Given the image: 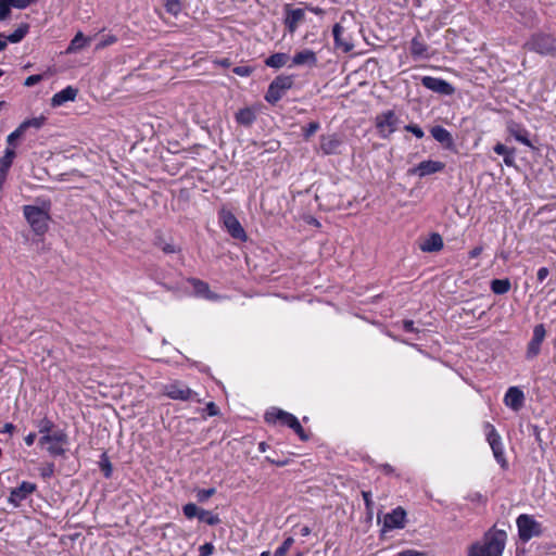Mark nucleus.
Wrapping results in <instances>:
<instances>
[{"instance_id":"f257e3e1","label":"nucleus","mask_w":556,"mask_h":556,"mask_svg":"<svg viewBox=\"0 0 556 556\" xmlns=\"http://www.w3.org/2000/svg\"><path fill=\"white\" fill-rule=\"evenodd\" d=\"M506 540V531L493 527L485 532L482 543L476 542L470 545L467 556H502Z\"/></svg>"},{"instance_id":"f03ea898","label":"nucleus","mask_w":556,"mask_h":556,"mask_svg":"<svg viewBox=\"0 0 556 556\" xmlns=\"http://www.w3.org/2000/svg\"><path fill=\"white\" fill-rule=\"evenodd\" d=\"M35 425L38 429V432L42 434L38 441V444L40 446H45L46 443H48L50 441L68 442L67 433L62 429L53 431L55 428V425L47 416L42 417L41 419L36 420Z\"/></svg>"},{"instance_id":"7ed1b4c3","label":"nucleus","mask_w":556,"mask_h":556,"mask_svg":"<svg viewBox=\"0 0 556 556\" xmlns=\"http://www.w3.org/2000/svg\"><path fill=\"white\" fill-rule=\"evenodd\" d=\"M265 420L267 422L280 421L282 425L291 428L302 441H307L309 439V435L305 432L299 419L288 412L282 409L267 412L265 414Z\"/></svg>"},{"instance_id":"20e7f679","label":"nucleus","mask_w":556,"mask_h":556,"mask_svg":"<svg viewBox=\"0 0 556 556\" xmlns=\"http://www.w3.org/2000/svg\"><path fill=\"white\" fill-rule=\"evenodd\" d=\"M23 213L36 235H43L48 230L50 216L47 211L35 205H24Z\"/></svg>"},{"instance_id":"39448f33","label":"nucleus","mask_w":556,"mask_h":556,"mask_svg":"<svg viewBox=\"0 0 556 556\" xmlns=\"http://www.w3.org/2000/svg\"><path fill=\"white\" fill-rule=\"evenodd\" d=\"M518 535L522 542H528L534 536H540L543 533V528L533 516L522 514L518 516L517 520Z\"/></svg>"},{"instance_id":"423d86ee","label":"nucleus","mask_w":556,"mask_h":556,"mask_svg":"<svg viewBox=\"0 0 556 556\" xmlns=\"http://www.w3.org/2000/svg\"><path fill=\"white\" fill-rule=\"evenodd\" d=\"M292 76L279 75L268 86L265 100L269 104H276L282 99L286 92L293 86Z\"/></svg>"},{"instance_id":"0eeeda50","label":"nucleus","mask_w":556,"mask_h":556,"mask_svg":"<svg viewBox=\"0 0 556 556\" xmlns=\"http://www.w3.org/2000/svg\"><path fill=\"white\" fill-rule=\"evenodd\" d=\"M483 429L485 432L486 441L491 446L494 458L501 465L502 468H507V459L505 458L504 447L502 444L501 435L494 428V426L490 422L483 424Z\"/></svg>"},{"instance_id":"6e6552de","label":"nucleus","mask_w":556,"mask_h":556,"mask_svg":"<svg viewBox=\"0 0 556 556\" xmlns=\"http://www.w3.org/2000/svg\"><path fill=\"white\" fill-rule=\"evenodd\" d=\"M406 526V511L403 507L397 506L383 518V527L380 531V538L384 536L387 531L393 529H403Z\"/></svg>"},{"instance_id":"1a4fd4ad","label":"nucleus","mask_w":556,"mask_h":556,"mask_svg":"<svg viewBox=\"0 0 556 556\" xmlns=\"http://www.w3.org/2000/svg\"><path fill=\"white\" fill-rule=\"evenodd\" d=\"M527 46L530 50L545 55L554 54L556 51L555 39L552 36L544 34L534 35L527 42Z\"/></svg>"},{"instance_id":"9d476101","label":"nucleus","mask_w":556,"mask_h":556,"mask_svg":"<svg viewBox=\"0 0 556 556\" xmlns=\"http://www.w3.org/2000/svg\"><path fill=\"white\" fill-rule=\"evenodd\" d=\"M220 219L223 220L224 227L233 239L240 241L247 240V233L243 227L230 211L223 210L220 212Z\"/></svg>"},{"instance_id":"9b49d317","label":"nucleus","mask_w":556,"mask_h":556,"mask_svg":"<svg viewBox=\"0 0 556 556\" xmlns=\"http://www.w3.org/2000/svg\"><path fill=\"white\" fill-rule=\"evenodd\" d=\"M164 394L172 400L178 401H190L197 395L194 391L181 381H174L166 384L164 387Z\"/></svg>"},{"instance_id":"f8f14e48","label":"nucleus","mask_w":556,"mask_h":556,"mask_svg":"<svg viewBox=\"0 0 556 556\" xmlns=\"http://www.w3.org/2000/svg\"><path fill=\"white\" fill-rule=\"evenodd\" d=\"M399 118L394 111L389 110L376 116V128L382 137H387L396 130Z\"/></svg>"},{"instance_id":"ddd939ff","label":"nucleus","mask_w":556,"mask_h":556,"mask_svg":"<svg viewBox=\"0 0 556 556\" xmlns=\"http://www.w3.org/2000/svg\"><path fill=\"white\" fill-rule=\"evenodd\" d=\"M342 144L343 139L339 134L321 135L319 138L320 150L325 155L339 154Z\"/></svg>"},{"instance_id":"4468645a","label":"nucleus","mask_w":556,"mask_h":556,"mask_svg":"<svg viewBox=\"0 0 556 556\" xmlns=\"http://www.w3.org/2000/svg\"><path fill=\"white\" fill-rule=\"evenodd\" d=\"M445 164L440 161L426 160L408 169V175H418L420 178L442 172Z\"/></svg>"},{"instance_id":"2eb2a0df","label":"nucleus","mask_w":556,"mask_h":556,"mask_svg":"<svg viewBox=\"0 0 556 556\" xmlns=\"http://www.w3.org/2000/svg\"><path fill=\"white\" fill-rule=\"evenodd\" d=\"M37 490V485L33 482L23 481L20 486L14 488L10 492L9 503L14 507H18L31 493Z\"/></svg>"},{"instance_id":"dca6fc26","label":"nucleus","mask_w":556,"mask_h":556,"mask_svg":"<svg viewBox=\"0 0 556 556\" xmlns=\"http://www.w3.org/2000/svg\"><path fill=\"white\" fill-rule=\"evenodd\" d=\"M317 65V58L314 51L309 49H304L299 52H295L292 58H290L289 67H315Z\"/></svg>"},{"instance_id":"f3484780","label":"nucleus","mask_w":556,"mask_h":556,"mask_svg":"<svg viewBox=\"0 0 556 556\" xmlns=\"http://www.w3.org/2000/svg\"><path fill=\"white\" fill-rule=\"evenodd\" d=\"M546 336V330L543 324H539L533 328V336L527 348V358H534L541 351V344Z\"/></svg>"},{"instance_id":"a211bd4d","label":"nucleus","mask_w":556,"mask_h":556,"mask_svg":"<svg viewBox=\"0 0 556 556\" xmlns=\"http://www.w3.org/2000/svg\"><path fill=\"white\" fill-rule=\"evenodd\" d=\"M286 17L285 25L290 34H293L299 24L302 23L305 18L304 10L302 9H292L289 4L285 7Z\"/></svg>"},{"instance_id":"6ab92c4d","label":"nucleus","mask_w":556,"mask_h":556,"mask_svg":"<svg viewBox=\"0 0 556 556\" xmlns=\"http://www.w3.org/2000/svg\"><path fill=\"white\" fill-rule=\"evenodd\" d=\"M421 81L426 88L441 94L450 96L455 91L451 84L440 78L426 76Z\"/></svg>"},{"instance_id":"aec40b11","label":"nucleus","mask_w":556,"mask_h":556,"mask_svg":"<svg viewBox=\"0 0 556 556\" xmlns=\"http://www.w3.org/2000/svg\"><path fill=\"white\" fill-rule=\"evenodd\" d=\"M523 402L525 394L518 387H510L504 396L505 405L515 412H518L523 406Z\"/></svg>"},{"instance_id":"412c9836","label":"nucleus","mask_w":556,"mask_h":556,"mask_svg":"<svg viewBox=\"0 0 556 556\" xmlns=\"http://www.w3.org/2000/svg\"><path fill=\"white\" fill-rule=\"evenodd\" d=\"M78 94V89L73 86H67L63 90L56 92L51 99V106H61L68 101H74Z\"/></svg>"},{"instance_id":"4be33fe9","label":"nucleus","mask_w":556,"mask_h":556,"mask_svg":"<svg viewBox=\"0 0 556 556\" xmlns=\"http://www.w3.org/2000/svg\"><path fill=\"white\" fill-rule=\"evenodd\" d=\"M443 239L440 233L432 232L419 245L422 252H439L443 249Z\"/></svg>"},{"instance_id":"5701e85b","label":"nucleus","mask_w":556,"mask_h":556,"mask_svg":"<svg viewBox=\"0 0 556 556\" xmlns=\"http://www.w3.org/2000/svg\"><path fill=\"white\" fill-rule=\"evenodd\" d=\"M432 137L446 149L454 148V140L451 132L442 126H434L430 130Z\"/></svg>"},{"instance_id":"b1692460","label":"nucleus","mask_w":556,"mask_h":556,"mask_svg":"<svg viewBox=\"0 0 556 556\" xmlns=\"http://www.w3.org/2000/svg\"><path fill=\"white\" fill-rule=\"evenodd\" d=\"M507 130L510 136H513L520 143L534 149L532 142L529 139V131L518 124H509L507 125Z\"/></svg>"},{"instance_id":"393cba45","label":"nucleus","mask_w":556,"mask_h":556,"mask_svg":"<svg viewBox=\"0 0 556 556\" xmlns=\"http://www.w3.org/2000/svg\"><path fill=\"white\" fill-rule=\"evenodd\" d=\"M332 34L338 49H341L343 52L352 50L353 46L351 45L350 39L344 36V28L339 23L334 24Z\"/></svg>"},{"instance_id":"a878e982","label":"nucleus","mask_w":556,"mask_h":556,"mask_svg":"<svg viewBox=\"0 0 556 556\" xmlns=\"http://www.w3.org/2000/svg\"><path fill=\"white\" fill-rule=\"evenodd\" d=\"M235 118L239 125L250 127L256 121V112L252 108H244L236 113Z\"/></svg>"},{"instance_id":"bb28decb","label":"nucleus","mask_w":556,"mask_h":556,"mask_svg":"<svg viewBox=\"0 0 556 556\" xmlns=\"http://www.w3.org/2000/svg\"><path fill=\"white\" fill-rule=\"evenodd\" d=\"M429 47L424 42L420 35H417L413 38L410 42V53L415 58H428L429 56Z\"/></svg>"},{"instance_id":"cd10ccee","label":"nucleus","mask_w":556,"mask_h":556,"mask_svg":"<svg viewBox=\"0 0 556 556\" xmlns=\"http://www.w3.org/2000/svg\"><path fill=\"white\" fill-rule=\"evenodd\" d=\"M290 56L287 53H275L265 60V65L273 68L289 67Z\"/></svg>"},{"instance_id":"c85d7f7f","label":"nucleus","mask_w":556,"mask_h":556,"mask_svg":"<svg viewBox=\"0 0 556 556\" xmlns=\"http://www.w3.org/2000/svg\"><path fill=\"white\" fill-rule=\"evenodd\" d=\"M182 513L188 519H192L194 517L202 519L203 516L207 515L205 509L199 508L194 503L184 505Z\"/></svg>"},{"instance_id":"c756f323","label":"nucleus","mask_w":556,"mask_h":556,"mask_svg":"<svg viewBox=\"0 0 556 556\" xmlns=\"http://www.w3.org/2000/svg\"><path fill=\"white\" fill-rule=\"evenodd\" d=\"M511 283L508 278L505 279H493L491 281V290L495 294H505L510 290Z\"/></svg>"},{"instance_id":"7c9ffc66","label":"nucleus","mask_w":556,"mask_h":556,"mask_svg":"<svg viewBox=\"0 0 556 556\" xmlns=\"http://www.w3.org/2000/svg\"><path fill=\"white\" fill-rule=\"evenodd\" d=\"M68 442H56V441H50L48 443H46L47 446V452L49 453L50 456L52 457H56V456H62L64 457L65 456V453H66V450H65V445L67 444Z\"/></svg>"},{"instance_id":"2f4dec72","label":"nucleus","mask_w":556,"mask_h":556,"mask_svg":"<svg viewBox=\"0 0 556 556\" xmlns=\"http://www.w3.org/2000/svg\"><path fill=\"white\" fill-rule=\"evenodd\" d=\"M190 283L192 285L193 291L195 294L203 296V298H211L210 296V293H211L210 287L205 281H202L197 278H192V279H190Z\"/></svg>"},{"instance_id":"473e14b6","label":"nucleus","mask_w":556,"mask_h":556,"mask_svg":"<svg viewBox=\"0 0 556 556\" xmlns=\"http://www.w3.org/2000/svg\"><path fill=\"white\" fill-rule=\"evenodd\" d=\"M90 38H86L83 33H78L71 41L67 52H75L83 49Z\"/></svg>"},{"instance_id":"72a5a7b5","label":"nucleus","mask_w":556,"mask_h":556,"mask_svg":"<svg viewBox=\"0 0 556 556\" xmlns=\"http://www.w3.org/2000/svg\"><path fill=\"white\" fill-rule=\"evenodd\" d=\"M29 25L28 24H22L20 27H17L12 34H10L7 37V40L16 43L20 42L28 33Z\"/></svg>"},{"instance_id":"f704fd0d","label":"nucleus","mask_w":556,"mask_h":556,"mask_svg":"<svg viewBox=\"0 0 556 556\" xmlns=\"http://www.w3.org/2000/svg\"><path fill=\"white\" fill-rule=\"evenodd\" d=\"M46 121H47V118L41 115L39 117L26 119L20 126L23 129V131L26 132V130L29 128H35V129L41 128L45 125Z\"/></svg>"},{"instance_id":"c9c22d12","label":"nucleus","mask_w":556,"mask_h":556,"mask_svg":"<svg viewBox=\"0 0 556 556\" xmlns=\"http://www.w3.org/2000/svg\"><path fill=\"white\" fill-rule=\"evenodd\" d=\"M154 245L160 248L165 254H172L179 251L173 243L165 242L161 235L155 237Z\"/></svg>"},{"instance_id":"e433bc0d","label":"nucleus","mask_w":556,"mask_h":556,"mask_svg":"<svg viewBox=\"0 0 556 556\" xmlns=\"http://www.w3.org/2000/svg\"><path fill=\"white\" fill-rule=\"evenodd\" d=\"M100 469L105 478H111L113 472L112 463L106 453H103L99 462Z\"/></svg>"},{"instance_id":"4c0bfd02","label":"nucleus","mask_w":556,"mask_h":556,"mask_svg":"<svg viewBox=\"0 0 556 556\" xmlns=\"http://www.w3.org/2000/svg\"><path fill=\"white\" fill-rule=\"evenodd\" d=\"M194 492L197 501L199 503H205L210 497L216 494V489H195Z\"/></svg>"},{"instance_id":"58836bf2","label":"nucleus","mask_w":556,"mask_h":556,"mask_svg":"<svg viewBox=\"0 0 556 556\" xmlns=\"http://www.w3.org/2000/svg\"><path fill=\"white\" fill-rule=\"evenodd\" d=\"M294 543V539L292 536H288L282 544L275 551L274 556H287L289 549Z\"/></svg>"},{"instance_id":"ea45409f","label":"nucleus","mask_w":556,"mask_h":556,"mask_svg":"<svg viewBox=\"0 0 556 556\" xmlns=\"http://www.w3.org/2000/svg\"><path fill=\"white\" fill-rule=\"evenodd\" d=\"M204 66L205 67H215V66H223V67H229L231 66V62L227 58L223 59H206L204 60Z\"/></svg>"},{"instance_id":"a19ab883","label":"nucleus","mask_w":556,"mask_h":556,"mask_svg":"<svg viewBox=\"0 0 556 556\" xmlns=\"http://www.w3.org/2000/svg\"><path fill=\"white\" fill-rule=\"evenodd\" d=\"M40 476L43 479H50L55 472V466L53 463H46L39 469Z\"/></svg>"},{"instance_id":"79ce46f5","label":"nucleus","mask_w":556,"mask_h":556,"mask_svg":"<svg viewBox=\"0 0 556 556\" xmlns=\"http://www.w3.org/2000/svg\"><path fill=\"white\" fill-rule=\"evenodd\" d=\"M11 1L0 0V21H5L11 15Z\"/></svg>"},{"instance_id":"37998d69","label":"nucleus","mask_w":556,"mask_h":556,"mask_svg":"<svg viewBox=\"0 0 556 556\" xmlns=\"http://www.w3.org/2000/svg\"><path fill=\"white\" fill-rule=\"evenodd\" d=\"M319 128H320V124L318 122H311L303 129V137H304V139L308 140Z\"/></svg>"},{"instance_id":"c03bdc74","label":"nucleus","mask_w":556,"mask_h":556,"mask_svg":"<svg viewBox=\"0 0 556 556\" xmlns=\"http://www.w3.org/2000/svg\"><path fill=\"white\" fill-rule=\"evenodd\" d=\"M166 11L174 15H177L181 11V4L179 0H166Z\"/></svg>"},{"instance_id":"a18cd8bd","label":"nucleus","mask_w":556,"mask_h":556,"mask_svg":"<svg viewBox=\"0 0 556 556\" xmlns=\"http://www.w3.org/2000/svg\"><path fill=\"white\" fill-rule=\"evenodd\" d=\"M206 514L207 515L203 516L202 519L199 520L207 523L208 526H217L218 523H220V518L218 517V515H214L208 510H206Z\"/></svg>"},{"instance_id":"49530a36","label":"nucleus","mask_w":556,"mask_h":556,"mask_svg":"<svg viewBox=\"0 0 556 556\" xmlns=\"http://www.w3.org/2000/svg\"><path fill=\"white\" fill-rule=\"evenodd\" d=\"M16 153L13 148H7L4 151V155L0 159L1 162L5 163L9 166H12L13 160L15 159Z\"/></svg>"},{"instance_id":"de8ad7c7","label":"nucleus","mask_w":556,"mask_h":556,"mask_svg":"<svg viewBox=\"0 0 556 556\" xmlns=\"http://www.w3.org/2000/svg\"><path fill=\"white\" fill-rule=\"evenodd\" d=\"M25 132L23 131V129L21 128V126H18L13 132H11L8 138H7V142L9 146L11 147H14L15 146V141L21 138Z\"/></svg>"},{"instance_id":"09e8293b","label":"nucleus","mask_w":556,"mask_h":556,"mask_svg":"<svg viewBox=\"0 0 556 556\" xmlns=\"http://www.w3.org/2000/svg\"><path fill=\"white\" fill-rule=\"evenodd\" d=\"M11 2V8H16V9H26L28 8L29 5L34 4L37 2V0H10Z\"/></svg>"},{"instance_id":"8fccbe9b","label":"nucleus","mask_w":556,"mask_h":556,"mask_svg":"<svg viewBox=\"0 0 556 556\" xmlns=\"http://www.w3.org/2000/svg\"><path fill=\"white\" fill-rule=\"evenodd\" d=\"M404 129L408 132H412L417 138H422L425 136L424 130L416 124H408L404 127Z\"/></svg>"},{"instance_id":"3c124183","label":"nucleus","mask_w":556,"mask_h":556,"mask_svg":"<svg viewBox=\"0 0 556 556\" xmlns=\"http://www.w3.org/2000/svg\"><path fill=\"white\" fill-rule=\"evenodd\" d=\"M10 168L11 166L0 161V190L3 188Z\"/></svg>"},{"instance_id":"603ef678","label":"nucleus","mask_w":556,"mask_h":556,"mask_svg":"<svg viewBox=\"0 0 556 556\" xmlns=\"http://www.w3.org/2000/svg\"><path fill=\"white\" fill-rule=\"evenodd\" d=\"M199 556H211L214 552V545L212 543H205L199 548Z\"/></svg>"},{"instance_id":"864d4df0","label":"nucleus","mask_w":556,"mask_h":556,"mask_svg":"<svg viewBox=\"0 0 556 556\" xmlns=\"http://www.w3.org/2000/svg\"><path fill=\"white\" fill-rule=\"evenodd\" d=\"M362 497L365 503V507L368 511H371L374 502L371 500V493L369 491H362Z\"/></svg>"},{"instance_id":"5fc2aeb1","label":"nucleus","mask_w":556,"mask_h":556,"mask_svg":"<svg viewBox=\"0 0 556 556\" xmlns=\"http://www.w3.org/2000/svg\"><path fill=\"white\" fill-rule=\"evenodd\" d=\"M42 79H43V75H41V74L31 75L26 78V80L24 81V85L27 87H31V86H35L36 84H38L39 81H41Z\"/></svg>"},{"instance_id":"6e6d98bb","label":"nucleus","mask_w":556,"mask_h":556,"mask_svg":"<svg viewBox=\"0 0 556 556\" xmlns=\"http://www.w3.org/2000/svg\"><path fill=\"white\" fill-rule=\"evenodd\" d=\"M205 410L208 416H217L219 414V408L214 402H208L205 406Z\"/></svg>"},{"instance_id":"4d7b16f0","label":"nucleus","mask_w":556,"mask_h":556,"mask_svg":"<svg viewBox=\"0 0 556 556\" xmlns=\"http://www.w3.org/2000/svg\"><path fill=\"white\" fill-rule=\"evenodd\" d=\"M504 156V163L507 166H513L515 164V149L511 148L508 151V154L503 155Z\"/></svg>"},{"instance_id":"13d9d810","label":"nucleus","mask_w":556,"mask_h":556,"mask_svg":"<svg viewBox=\"0 0 556 556\" xmlns=\"http://www.w3.org/2000/svg\"><path fill=\"white\" fill-rule=\"evenodd\" d=\"M403 329L406 332H418V329L415 328V324L410 319L403 320Z\"/></svg>"},{"instance_id":"bf43d9fd","label":"nucleus","mask_w":556,"mask_h":556,"mask_svg":"<svg viewBox=\"0 0 556 556\" xmlns=\"http://www.w3.org/2000/svg\"><path fill=\"white\" fill-rule=\"evenodd\" d=\"M510 148H507L505 144L503 143H496L493 148L494 152L498 155H505V154H508V151H509Z\"/></svg>"},{"instance_id":"052dcab7","label":"nucleus","mask_w":556,"mask_h":556,"mask_svg":"<svg viewBox=\"0 0 556 556\" xmlns=\"http://www.w3.org/2000/svg\"><path fill=\"white\" fill-rule=\"evenodd\" d=\"M549 274V270L547 267H541L539 268L538 273H536V278L540 282H542L543 280H545V278L548 276Z\"/></svg>"},{"instance_id":"680f3d73","label":"nucleus","mask_w":556,"mask_h":556,"mask_svg":"<svg viewBox=\"0 0 556 556\" xmlns=\"http://www.w3.org/2000/svg\"><path fill=\"white\" fill-rule=\"evenodd\" d=\"M396 556H425V554L415 549H405L400 552Z\"/></svg>"},{"instance_id":"e2e57ef3","label":"nucleus","mask_w":556,"mask_h":556,"mask_svg":"<svg viewBox=\"0 0 556 556\" xmlns=\"http://www.w3.org/2000/svg\"><path fill=\"white\" fill-rule=\"evenodd\" d=\"M266 459L271 463V464H275L279 467H283L288 464V459H278V458H271L269 456L266 457Z\"/></svg>"},{"instance_id":"0e129e2a","label":"nucleus","mask_w":556,"mask_h":556,"mask_svg":"<svg viewBox=\"0 0 556 556\" xmlns=\"http://www.w3.org/2000/svg\"><path fill=\"white\" fill-rule=\"evenodd\" d=\"M24 440H25V443L27 446H31L36 440V433L35 432L28 433Z\"/></svg>"},{"instance_id":"69168bd1","label":"nucleus","mask_w":556,"mask_h":556,"mask_svg":"<svg viewBox=\"0 0 556 556\" xmlns=\"http://www.w3.org/2000/svg\"><path fill=\"white\" fill-rule=\"evenodd\" d=\"M306 9L308 11L313 12L316 15H324L325 14V10L319 8V7L307 5Z\"/></svg>"},{"instance_id":"338daca9","label":"nucleus","mask_w":556,"mask_h":556,"mask_svg":"<svg viewBox=\"0 0 556 556\" xmlns=\"http://www.w3.org/2000/svg\"><path fill=\"white\" fill-rule=\"evenodd\" d=\"M482 247H476L469 252V257L476 258L482 253Z\"/></svg>"},{"instance_id":"774afa93","label":"nucleus","mask_w":556,"mask_h":556,"mask_svg":"<svg viewBox=\"0 0 556 556\" xmlns=\"http://www.w3.org/2000/svg\"><path fill=\"white\" fill-rule=\"evenodd\" d=\"M380 469L386 473V475H391L394 472V469L391 465L389 464H382L380 465Z\"/></svg>"}]
</instances>
